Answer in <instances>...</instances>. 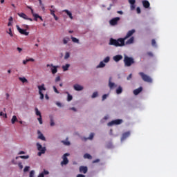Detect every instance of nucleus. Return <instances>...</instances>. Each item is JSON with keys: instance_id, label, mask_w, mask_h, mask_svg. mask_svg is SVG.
<instances>
[{"instance_id": "1", "label": "nucleus", "mask_w": 177, "mask_h": 177, "mask_svg": "<svg viewBox=\"0 0 177 177\" xmlns=\"http://www.w3.org/2000/svg\"><path fill=\"white\" fill-rule=\"evenodd\" d=\"M109 45L115 47H123L125 46V41L123 38H118V39L110 38Z\"/></svg>"}, {"instance_id": "2", "label": "nucleus", "mask_w": 177, "mask_h": 177, "mask_svg": "<svg viewBox=\"0 0 177 177\" xmlns=\"http://www.w3.org/2000/svg\"><path fill=\"white\" fill-rule=\"evenodd\" d=\"M124 64L127 67H131L133 64H135V59L133 57L124 55Z\"/></svg>"}, {"instance_id": "3", "label": "nucleus", "mask_w": 177, "mask_h": 177, "mask_svg": "<svg viewBox=\"0 0 177 177\" xmlns=\"http://www.w3.org/2000/svg\"><path fill=\"white\" fill-rule=\"evenodd\" d=\"M139 75L141 77L142 80L144 82H147V83H152V82H153L152 78L150 76L146 75L145 73L140 72Z\"/></svg>"}, {"instance_id": "4", "label": "nucleus", "mask_w": 177, "mask_h": 177, "mask_svg": "<svg viewBox=\"0 0 177 177\" xmlns=\"http://www.w3.org/2000/svg\"><path fill=\"white\" fill-rule=\"evenodd\" d=\"M36 146H37V150L39 151V152L37 153V156H41L42 154H44L46 153V147H42V145L39 142L36 143Z\"/></svg>"}, {"instance_id": "5", "label": "nucleus", "mask_w": 177, "mask_h": 177, "mask_svg": "<svg viewBox=\"0 0 177 177\" xmlns=\"http://www.w3.org/2000/svg\"><path fill=\"white\" fill-rule=\"evenodd\" d=\"M37 88H39V95H40V100H44V95L42 91H46L44 84H41V85L37 86Z\"/></svg>"}, {"instance_id": "6", "label": "nucleus", "mask_w": 177, "mask_h": 177, "mask_svg": "<svg viewBox=\"0 0 177 177\" xmlns=\"http://www.w3.org/2000/svg\"><path fill=\"white\" fill-rule=\"evenodd\" d=\"M70 154L68 153H65L63 156H62V159L63 160L61 162V165H66L68 164L69 160L67 158V156H69Z\"/></svg>"}, {"instance_id": "7", "label": "nucleus", "mask_w": 177, "mask_h": 177, "mask_svg": "<svg viewBox=\"0 0 177 177\" xmlns=\"http://www.w3.org/2000/svg\"><path fill=\"white\" fill-rule=\"evenodd\" d=\"M122 119H116L114 120H112L108 123V126H113V125H119L122 123Z\"/></svg>"}, {"instance_id": "8", "label": "nucleus", "mask_w": 177, "mask_h": 177, "mask_svg": "<svg viewBox=\"0 0 177 177\" xmlns=\"http://www.w3.org/2000/svg\"><path fill=\"white\" fill-rule=\"evenodd\" d=\"M120 20V17H115V18H113L112 19H111V20L109 21V24H110L111 26H114L118 25V21H119Z\"/></svg>"}, {"instance_id": "9", "label": "nucleus", "mask_w": 177, "mask_h": 177, "mask_svg": "<svg viewBox=\"0 0 177 177\" xmlns=\"http://www.w3.org/2000/svg\"><path fill=\"white\" fill-rule=\"evenodd\" d=\"M17 30H18V32L21 34V35H24L25 36H28L29 32H26L27 29H22L19 27V25H17Z\"/></svg>"}, {"instance_id": "10", "label": "nucleus", "mask_w": 177, "mask_h": 177, "mask_svg": "<svg viewBox=\"0 0 177 177\" xmlns=\"http://www.w3.org/2000/svg\"><path fill=\"white\" fill-rule=\"evenodd\" d=\"M136 32V30L132 29L131 30H129L128 32L127 33L126 36L122 38L124 41H125L127 39L131 37L134 33Z\"/></svg>"}, {"instance_id": "11", "label": "nucleus", "mask_w": 177, "mask_h": 177, "mask_svg": "<svg viewBox=\"0 0 177 177\" xmlns=\"http://www.w3.org/2000/svg\"><path fill=\"white\" fill-rule=\"evenodd\" d=\"M51 66V73L53 75H55L57 73V68L58 66H54L53 64H47V67H50Z\"/></svg>"}, {"instance_id": "12", "label": "nucleus", "mask_w": 177, "mask_h": 177, "mask_svg": "<svg viewBox=\"0 0 177 177\" xmlns=\"http://www.w3.org/2000/svg\"><path fill=\"white\" fill-rule=\"evenodd\" d=\"M131 135L130 131H127L122 133V137H121V141L125 140L127 138H129Z\"/></svg>"}, {"instance_id": "13", "label": "nucleus", "mask_w": 177, "mask_h": 177, "mask_svg": "<svg viewBox=\"0 0 177 177\" xmlns=\"http://www.w3.org/2000/svg\"><path fill=\"white\" fill-rule=\"evenodd\" d=\"M122 59L123 56L122 55H117L113 57V60L115 62H119Z\"/></svg>"}, {"instance_id": "14", "label": "nucleus", "mask_w": 177, "mask_h": 177, "mask_svg": "<svg viewBox=\"0 0 177 177\" xmlns=\"http://www.w3.org/2000/svg\"><path fill=\"white\" fill-rule=\"evenodd\" d=\"M79 171L82 174H86L88 172V167L86 166H80Z\"/></svg>"}, {"instance_id": "15", "label": "nucleus", "mask_w": 177, "mask_h": 177, "mask_svg": "<svg viewBox=\"0 0 177 177\" xmlns=\"http://www.w3.org/2000/svg\"><path fill=\"white\" fill-rule=\"evenodd\" d=\"M73 88L76 91H81L84 89V87L78 84L73 85Z\"/></svg>"}, {"instance_id": "16", "label": "nucleus", "mask_w": 177, "mask_h": 177, "mask_svg": "<svg viewBox=\"0 0 177 177\" xmlns=\"http://www.w3.org/2000/svg\"><path fill=\"white\" fill-rule=\"evenodd\" d=\"M112 77H110L109 79V87L110 89H113L115 87H117L114 82H111Z\"/></svg>"}, {"instance_id": "17", "label": "nucleus", "mask_w": 177, "mask_h": 177, "mask_svg": "<svg viewBox=\"0 0 177 177\" xmlns=\"http://www.w3.org/2000/svg\"><path fill=\"white\" fill-rule=\"evenodd\" d=\"M143 88L142 86L133 90V93L135 95H139L142 91Z\"/></svg>"}, {"instance_id": "18", "label": "nucleus", "mask_w": 177, "mask_h": 177, "mask_svg": "<svg viewBox=\"0 0 177 177\" xmlns=\"http://www.w3.org/2000/svg\"><path fill=\"white\" fill-rule=\"evenodd\" d=\"M142 6L145 8L148 9L150 7V3L147 0L142 1Z\"/></svg>"}, {"instance_id": "19", "label": "nucleus", "mask_w": 177, "mask_h": 177, "mask_svg": "<svg viewBox=\"0 0 177 177\" xmlns=\"http://www.w3.org/2000/svg\"><path fill=\"white\" fill-rule=\"evenodd\" d=\"M37 134H39L38 138L43 140V141H46V138L45 136L43 135V133L39 130L37 131Z\"/></svg>"}, {"instance_id": "20", "label": "nucleus", "mask_w": 177, "mask_h": 177, "mask_svg": "<svg viewBox=\"0 0 177 177\" xmlns=\"http://www.w3.org/2000/svg\"><path fill=\"white\" fill-rule=\"evenodd\" d=\"M133 42H134V37H131L125 42V44L131 45V44H133Z\"/></svg>"}, {"instance_id": "21", "label": "nucleus", "mask_w": 177, "mask_h": 177, "mask_svg": "<svg viewBox=\"0 0 177 177\" xmlns=\"http://www.w3.org/2000/svg\"><path fill=\"white\" fill-rule=\"evenodd\" d=\"M63 12H65L67 15V16H68L70 19H73L72 13L68 10H64Z\"/></svg>"}, {"instance_id": "22", "label": "nucleus", "mask_w": 177, "mask_h": 177, "mask_svg": "<svg viewBox=\"0 0 177 177\" xmlns=\"http://www.w3.org/2000/svg\"><path fill=\"white\" fill-rule=\"evenodd\" d=\"M18 80H19V81L24 84L28 82V80L25 77H18Z\"/></svg>"}, {"instance_id": "23", "label": "nucleus", "mask_w": 177, "mask_h": 177, "mask_svg": "<svg viewBox=\"0 0 177 177\" xmlns=\"http://www.w3.org/2000/svg\"><path fill=\"white\" fill-rule=\"evenodd\" d=\"M18 15L19 16V17H21V18H22V19H24L25 20L28 19V16L25 13H23V12L18 13Z\"/></svg>"}, {"instance_id": "24", "label": "nucleus", "mask_w": 177, "mask_h": 177, "mask_svg": "<svg viewBox=\"0 0 177 177\" xmlns=\"http://www.w3.org/2000/svg\"><path fill=\"white\" fill-rule=\"evenodd\" d=\"M70 67V64H66L64 66H62V70L64 72H66L68 70Z\"/></svg>"}, {"instance_id": "25", "label": "nucleus", "mask_w": 177, "mask_h": 177, "mask_svg": "<svg viewBox=\"0 0 177 177\" xmlns=\"http://www.w3.org/2000/svg\"><path fill=\"white\" fill-rule=\"evenodd\" d=\"M35 112L36 113L37 116H39V117L41 116V113L37 107L35 108Z\"/></svg>"}, {"instance_id": "26", "label": "nucleus", "mask_w": 177, "mask_h": 177, "mask_svg": "<svg viewBox=\"0 0 177 177\" xmlns=\"http://www.w3.org/2000/svg\"><path fill=\"white\" fill-rule=\"evenodd\" d=\"M18 158L28 159V158H29V156H28V155H26V156H19L15 157V159L17 160Z\"/></svg>"}, {"instance_id": "27", "label": "nucleus", "mask_w": 177, "mask_h": 177, "mask_svg": "<svg viewBox=\"0 0 177 177\" xmlns=\"http://www.w3.org/2000/svg\"><path fill=\"white\" fill-rule=\"evenodd\" d=\"M106 64H104V62L103 61L100 62V64L97 66V68H104L105 67Z\"/></svg>"}, {"instance_id": "28", "label": "nucleus", "mask_w": 177, "mask_h": 177, "mask_svg": "<svg viewBox=\"0 0 177 177\" xmlns=\"http://www.w3.org/2000/svg\"><path fill=\"white\" fill-rule=\"evenodd\" d=\"M50 126L51 127L55 126V122L53 116H50Z\"/></svg>"}, {"instance_id": "29", "label": "nucleus", "mask_w": 177, "mask_h": 177, "mask_svg": "<svg viewBox=\"0 0 177 177\" xmlns=\"http://www.w3.org/2000/svg\"><path fill=\"white\" fill-rule=\"evenodd\" d=\"M70 41V38L68 37H66L63 39V44L64 45H66L68 44V42Z\"/></svg>"}, {"instance_id": "30", "label": "nucleus", "mask_w": 177, "mask_h": 177, "mask_svg": "<svg viewBox=\"0 0 177 177\" xmlns=\"http://www.w3.org/2000/svg\"><path fill=\"white\" fill-rule=\"evenodd\" d=\"M17 118L16 115H13L12 118H11V123H12V124H14L16 122H17Z\"/></svg>"}, {"instance_id": "31", "label": "nucleus", "mask_w": 177, "mask_h": 177, "mask_svg": "<svg viewBox=\"0 0 177 177\" xmlns=\"http://www.w3.org/2000/svg\"><path fill=\"white\" fill-rule=\"evenodd\" d=\"M84 158H86V159H92V156L89 153H84Z\"/></svg>"}, {"instance_id": "32", "label": "nucleus", "mask_w": 177, "mask_h": 177, "mask_svg": "<svg viewBox=\"0 0 177 177\" xmlns=\"http://www.w3.org/2000/svg\"><path fill=\"white\" fill-rule=\"evenodd\" d=\"M122 93V88L121 86H118V88L116 89V93L118 95H120Z\"/></svg>"}, {"instance_id": "33", "label": "nucleus", "mask_w": 177, "mask_h": 177, "mask_svg": "<svg viewBox=\"0 0 177 177\" xmlns=\"http://www.w3.org/2000/svg\"><path fill=\"white\" fill-rule=\"evenodd\" d=\"M71 40L73 43L79 44L80 41L76 37H72Z\"/></svg>"}, {"instance_id": "34", "label": "nucleus", "mask_w": 177, "mask_h": 177, "mask_svg": "<svg viewBox=\"0 0 177 177\" xmlns=\"http://www.w3.org/2000/svg\"><path fill=\"white\" fill-rule=\"evenodd\" d=\"M94 138V133H91L89 136L86 140H92Z\"/></svg>"}, {"instance_id": "35", "label": "nucleus", "mask_w": 177, "mask_h": 177, "mask_svg": "<svg viewBox=\"0 0 177 177\" xmlns=\"http://www.w3.org/2000/svg\"><path fill=\"white\" fill-rule=\"evenodd\" d=\"M109 62H110V57L109 56L106 57L103 60V62L106 64L109 63Z\"/></svg>"}, {"instance_id": "36", "label": "nucleus", "mask_w": 177, "mask_h": 177, "mask_svg": "<svg viewBox=\"0 0 177 177\" xmlns=\"http://www.w3.org/2000/svg\"><path fill=\"white\" fill-rule=\"evenodd\" d=\"M62 142L66 146H69L71 145L69 141L62 140Z\"/></svg>"}, {"instance_id": "37", "label": "nucleus", "mask_w": 177, "mask_h": 177, "mask_svg": "<svg viewBox=\"0 0 177 177\" xmlns=\"http://www.w3.org/2000/svg\"><path fill=\"white\" fill-rule=\"evenodd\" d=\"M151 45H152V46H154V47H156V46H157L156 41L155 39H153L151 40Z\"/></svg>"}, {"instance_id": "38", "label": "nucleus", "mask_w": 177, "mask_h": 177, "mask_svg": "<svg viewBox=\"0 0 177 177\" xmlns=\"http://www.w3.org/2000/svg\"><path fill=\"white\" fill-rule=\"evenodd\" d=\"M37 121H39V123H40V124H43L42 115L39 116V118H37Z\"/></svg>"}, {"instance_id": "39", "label": "nucleus", "mask_w": 177, "mask_h": 177, "mask_svg": "<svg viewBox=\"0 0 177 177\" xmlns=\"http://www.w3.org/2000/svg\"><path fill=\"white\" fill-rule=\"evenodd\" d=\"M72 100H73V96L71 95H70L69 93H68L67 101L71 102Z\"/></svg>"}, {"instance_id": "40", "label": "nucleus", "mask_w": 177, "mask_h": 177, "mask_svg": "<svg viewBox=\"0 0 177 177\" xmlns=\"http://www.w3.org/2000/svg\"><path fill=\"white\" fill-rule=\"evenodd\" d=\"M98 96V93L97 92H93L92 95H91V97L92 98H95Z\"/></svg>"}, {"instance_id": "41", "label": "nucleus", "mask_w": 177, "mask_h": 177, "mask_svg": "<svg viewBox=\"0 0 177 177\" xmlns=\"http://www.w3.org/2000/svg\"><path fill=\"white\" fill-rule=\"evenodd\" d=\"M29 177H35V171L34 170H31L30 173H29Z\"/></svg>"}, {"instance_id": "42", "label": "nucleus", "mask_w": 177, "mask_h": 177, "mask_svg": "<svg viewBox=\"0 0 177 177\" xmlns=\"http://www.w3.org/2000/svg\"><path fill=\"white\" fill-rule=\"evenodd\" d=\"M33 17H35V21H37V19H39V17L38 14H33Z\"/></svg>"}, {"instance_id": "43", "label": "nucleus", "mask_w": 177, "mask_h": 177, "mask_svg": "<svg viewBox=\"0 0 177 177\" xmlns=\"http://www.w3.org/2000/svg\"><path fill=\"white\" fill-rule=\"evenodd\" d=\"M53 88H54V92H55V93H57V94L59 93V91L57 90V88L55 86H53Z\"/></svg>"}, {"instance_id": "44", "label": "nucleus", "mask_w": 177, "mask_h": 177, "mask_svg": "<svg viewBox=\"0 0 177 177\" xmlns=\"http://www.w3.org/2000/svg\"><path fill=\"white\" fill-rule=\"evenodd\" d=\"M70 57V53H66L65 55H64V59H67Z\"/></svg>"}, {"instance_id": "45", "label": "nucleus", "mask_w": 177, "mask_h": 177, "mask_svg": "<svg viewBox=\"0 0 177 177\" xmlns=\"http://www.w3.org/2000/svg\"><path fill=\"white\" fill-rule=\"evenodd\" d=\"M132 73H130L127 77V80L129 81L132 79Z\"/></svg>"}, {"instance_id": "46", "label": "nucleus", "mask_w": 177, "mask_h": 177, "mask_svg": "<svg viewBox=\"0 0 177 177\" xmlns=\"http://www.w3.org/2000/svg\"><path fill=\"white\" fill-rule=\"evenodd\" d=\"M108 97V95L107 94H104L102 97V101H104Z\"/></svg>"}, {"instance_id": "47", "label": "nucleus", "mask_w": 177, "mask_h": 177, "mask_svg": "<svg viewBox=\"0 0 177 177\" xmlns=\"http://www.w3.org/2000/svg\"><path fill=\"white\" fill-rule=\"evenodd\" d=\"M41 174H43V176H44V175H48L49 171H48V170H44V171H42Z\"/></svg>"}, {"instance_id": "48", "label": "nucleus", "mask_w": 177, "mask_h": 177, "mask_svg": "<svg viewBox=\"0 0 177 177\" xmlns=\"http://www.w3.org/2000/svg\"><path fill=\"white\" fill-rule=\"evenodd\" d=\"M50 12L52 16H55V9H50Z\"/></svg>"}, {"instance_id": "49", "label": "nucleus", "mask_w": 177, "mask_h": 177, "mask_svg": "<svg viewBox=\"0 0 177 177\" xmlns=\"http://www.w3.org/2000/svg\"><path fill=\"white\" fill-rule=\"evenodd\" d=\"M18 167H19V169H23L24 166H23L22 163H21V162H19L18 163Z\"/></svg>"}, {"instance_id": "50", "label": "nucleus", "mask_w": 177, "mask_h": 177, "mask_svg": "<svg viewBox=\"0 0 177 177\" xmlns=\"http://www.w3.org/2000/svg\"><path fill=\"white\" fill-rule=\"evenodd\" d=\"M30 169V166H26L25 169H24V172H27Z\"/></svg>"}, {"instance_id": "51", "label": "nucleus", "mask_w": 177, "mask_h": 177, "mask_svg": "<svg viewBox=\"0 0 177 177\" xmlns=\"http://www.w3.org/2000/svg\"><path fill=\"white\" fill-rule=\"evenodd\" d=\"M129 3L130 5L136 4V0H129Z\"/></svg>"}, {"instance_id": "52", "label": "nucleus", "mask_w": 177, "mask_h": 177, "mask_svg": "<svg viewBox=\"0 0 177 177\" xmlns=\"http://www.w3.org/2000/svg\"><path fill=\"white\" fill-rule=\"evenodd\" d=\"M147 56H149L150 57H153V54L151 52H147Z\"/></svg>"}, {"instance_id": "53", "label": "nucleus", "mask_w": 177, "mask_h": 177, "mask_svg": "<svg viewBox=\"0 0 177 177\" xmlns=\"http://www.w3.org/2000/svg\"><path fill=\"white\" fill-rule=\"evenodd\" d=\"M130 8L131 10H134L136 9V4H131Z\"/></svg>"}, {"instance_id": "54", "label": "nucleus", "mask_w": 177, "mask_h": 177, "mask_svg": "<svg viewBox=\"0 0 177 177\" xmlns=\"http://www.w3.org/2000/svg\"><path fill=\"white\" fill-rule=\"evenodd\" d=\"M136 12H137V14H140L141 13V9L140 7H138L136 8Z\"/></svg>"}, {"instance_id": "55", "label": "nucleus", "mask_w": 177, "mask_h": 177, "mask_svg": "<svg viewBox=\"0 0 177 177\" xmlns=\"http://www.w3.org/2000/svg\"><path fill=\"white\" fill-rule=\"evenodd\" d=\"M26 62H34L35 59L33 58H29V59H26Z\"/></svg>"}, {"instance_id": "56", "label": "nucleus", "mask_w": 177, "mask_h": 177, "mask_svg": "<svg viewBox=\"0 0 177 177\" xmlns=\"http://www.w3.org/2000/svg\"><path fill=\"white\" fill-rule=\"evenodd\" d=\"M60 81V76H57L55 78V82H58Z\"/></svg>"}, {"instance_id": "57", "label": "nucleus", "mask_w": 177, "mask_h": 177, "mask_svg": "<svg viewBox=\"0 0 177 177\" xmlns=\"http://www.w3.org/2000/svg\"><path fill=\"white\" fill-rule=\"evenodd\" d=\"M8 34L10 35V37H13V34H12V29H11V28L9 29V32H8Z\"/></svg>"}, {"instance_id": "58", "label": "nucleus", "mask_w": 177, "mask_h": 177, "mask_svg": "<svg viewBox=\"0 0 177 177\" xmlns=\"http://www.w3.org/2000/svg\"><path fill=\"white\" fill-rule=\"evenodd\" d=\"M100 159H95L93 161V163H97V162H100Z\"/></svg>"}, {"instance_id": "59", "label": "nucleus", "mask_w": 177, "mask_h": 177, "mask_svg": "<svg viewBox=\"0 0 177 177\" xmlns=\"http://www.w3.org/2000/svg\"><path fill=\"white\" fill-rule=\"evenodd\" d=\"M26 152L24 151H21L18 153V155H22V154H25Z\"/></svg>"}, {"instance_id": "60", "label": "nucleus", "mask_w": 177, "mask_h": 177, "mask_svg": "<svg viewBox=\"0 0 177 177\" xmlns=\"http://www.w3.org/2000/svg\"><path fill=\"white\" fill-rule=\"evenodd\" d=\"M17 50L20 53L22 51V48L20 47L17 48Z\"/></svg>"}, {"instance_id": "61", "label": "nucleus", "mask_w": 177, "mask_h": 177, "mask_svg": "<svg viewBox=\"0 0 177 177\" xmlns=\"http://www.w3.org/2000/svg\"><path fill=\"white\" fill-rule=\"evenodd\" d=\"M37 177H44V173H40Z\"/></svg>"}, {"instance_id": "62", "label": "nucleus", "mask_w": 177, "mask_h": 177, "mask_svg": "<svg viewBox=\"0 0 177 177\" xmlns=\"http://www.w3.org/2000/svg\"><path fill=\"white\" fill-rule=\"evenodd\" d=\"M12 21H13V17H10V18H9V22H12Z\"/></svg>"}, {"instance_id": "63", "label": "nucleus", "mask_w": 177, "mask_h": 177, "mask_svg": "<svg viewBox=\"0 0 177 177\" xmlns=\"http://www.w3.org/2000/svg\"><path fill=\"white\" fill-rule=\"evenodd\" d=\"M40 7H41V10H43V11H45V6L44 4L40 6Z\"/></svg>"}, {"instance_id": "64", "label": "nucleus", "mask_w": 177, "mask_h": 177, "mask_svg": "<svg viewBox=\"0 0 177 177\" xmlns=\"http://www.w3.org/2000/svg\"><path fill=\"white\" fill-rule=\"evenodd\" d=\"M77 177H85L84 174H77Z\"/></svg>"}]
</instances>
